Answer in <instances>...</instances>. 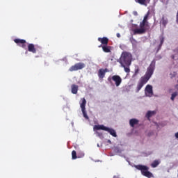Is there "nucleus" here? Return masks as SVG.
<instances>
[{
  "label": "nucleus",
  "mask_w": 178,
  "mask_h": 178,
  "mask_svg": "<svg viewBox=\"0 0 178 178\" xmlns=\"http://www.w3.org/2000/svg\"><path fill=\"white\" fill-rule=\"evenodd\" d=\"M14 42H15V44H17V45H19V47H21L24 49H26V48L27 47L26 45V40H24V39H15Z\"/></svg>",
  "instance_id": "nucleus-8"
},
{
  "label": "nucleus",
  "mask_w": 178,
  "mask_h": 178,
  "mask_svg": "<svg viewBox=\"0 0 178 178\" xmlns=\"http://www.w3.org/2000/svg\"><path fill=\"white\" fill-rule=\"evenodd\" d=\"M155 70V60L152 61L149 66L147 67V72L145 74L142 76L139 81L138 82V85L136 87V92H138L140 90L144 87L145 84L148 83V80L151 79L152 74H154V71Z\"/></svg>",
  "instance_id": "nucleus-1"
},
{
  "label": "nucleus",
  "mask_w": 178,
  "mask_h": 178,
  "mask_svg": "<svg viewBox=\"0 0 178 178\" xmlns=\"http://www.w3.org/2000/svg\"><path fill=\"white\" fill-rule=\"evenodd\" d=\"M150 0H136V2L138 3H140V5H144L145 6H147L148 3H149Z\"/></svg>",
  "instance_id": "nucleus-18"
},
{
  "label": "nucleus",
  "mask_w": 178,
  "mask_h": 178,
  "mask_svg": "<svg viewBox=\"0 0 178 178\" xmlns=\"http://www.w3.org/2000/svg\"><path fill=\"white\" fill-rule=\"evenodd\" d=\"M96 134H97V136H98V137H99L100 138H101L102 137H103V134L101 133V132L96 131Z\"/></svg>",
  "instance_id": "nucleus-27"
},
{
  "label": "nucleus",
  "mask_w": 178,
  "mask_h": 178,
  "mask_svg": "<svg viewBox=\"0 0 178 178\" xmlns=\"http://www.w3.org/2000/svg\"><path fill=\"white\" fill-rule=\"evenodd\" d=\"M112 81H114L116 87H119L122 84V77L119 75H113L112 77L108 78V81L112 83Z\"/></svg>",
  "instance_id": "nucleus-5"
},
{
  "label": "nucleus",
  "mask_w": 178,
  "mask_h": 178,
  "mask_svg": "<svg viewBox=\"0 0 178 178\" xmlns=\"http://www.w3.org/2000/svg\"><path fill=\"white\" fill-rule=\"evenodd\" d=\"M81 103H80V106L82 111V113L83 115V118L86 119V120H88L90 118L87 115V111H86V105L87 104V100H86V98L81 99Z\"/></svg>",
  "instance_id": "nucleus-6"
},
{
  "label": "nucleus",
  "mask_w": 178,
  "mask_h": 178,
  "mask_svg": "<svg viewBox=\"0 0 178 178\" xmlns=\"http://www.w3.org/2000/svg\"><path fill=\"white\" fill-rule=\"evenodd\" d=\"M134 168H136V169H137L138 170H140L141 175H143V176H145V177H154V175L152 174V172L149 171V168H148V166L139 164L135 165Z\"/></svg>",
  "instance_id": "nucleus-3"
},
{
  "label": "nucleus",
  "mask_w": 178,
  "mask_h": 178,
  "mask_svg": "<svg viewBox=\"0 0 178 178\" xmlns=\"http://www.w3.org/2000/svg\"><path fill=\"white\" fill-rule=\"evenodd\" d=\"M176 22L178 24V11L177 13V16H176Z\"/></svg>",
  "instance_id": "nucleus-29"
},
{
  "label": "nucleus",
  "mask_w": 178,
  "mask_h": 178,
  "mask_svg": "<svg viewBox=\"0 0 178 178\" xmlns=\"http://www.w3.org/2000/svg\"><path fill=\"white\" fill-rule=\"evenodd\" d=\"M78 156H77V153L76 152V150H73L72 152V159H77Z\"/></svg>",
  "instance_id": "nucleus-22"
},
{
  "label": "nucleus",
  "mask_w": 178,
  "mask_h": 178,
  "mask_svg": "<svg viewBox=\"0 0 178 178\" xmlns=\"http://www.w3.org/2000/svg\"><path fill=\"white\" fill-rule=\"evenodd\" d=\"M98 41L101 42L102 45H108V43L109 42V39L106 37L103 38H98Z\"/></svg>",
  "instance_id": "nucleus-11"
},
{
  "label": "nucleus",
  "mask_w": 178,
  "mask_h": 178,
  "mask_svg": "<svg viewBox=\"0 0 178 178\" xmlns=\"http://www.w3.org/2000/svg\"><path fill=\"white\" fill-rule=\"evenodd\" d=\"M132 59L133 56H131V54L127 51L122 53L118 62L121 65L122 67H124L125 73H130V66L131 65Z\"/></svg>",
  "instance_id": "nucleus-2"
},
{
  "label": "nucleus",
  "mask_w": 178,
  "mask_h": 178,
  "mask_svg": "<svg viewBox=\"0 0 178 178\" xmlns=\"http://www.w3.org/2000/svg\"><path fill=\"white\" fill-rule=\"evenodd\" d=\"M148 16H149V13H147V14L145 15L144 18H143V20H145V22H147Z\"/></svg>",
  "instance_id": "nucleus-26"
},
{
  "label": "nucleus",
  "mask_w": 178,
  "mask_h": 178,
  "mask_svg": "<svg viewBox=\"0 0 178 178\" xmlns=\"http://www.w3.org/2000/svg\"><path fill=\"white\" fill-rule=\"evenodd\" d=\"M145 27H148V21L143 20L140 23V29L134 30V34H144L145 33Z\"/></svg>",
  "instance_id": "nucleus-4"
},
{
  "label": "nucleus",
  "mask_w": 178,
  "mask_h": 178,
  "mask_svg": "<svg viewBox=\"0 0 178 178\" xmlns=\"http://www.w3.org/2000/svg\"><path fill=\"white\" fill-rule=\"evenodd\" d=\"M176 97H177V92H175L172 94V96H171L172 101H175V98H176Z\"/></svg>",
  "instance_id": "nucleus-24"
},
{
  "label": "nucleus",
  "mask_w": 178,
  "mask_h": 178,
  "mask_svg": "<svg viewBox=\"0 0 178 178\" xmlns=\"http://www.w3.org/2000/svg\"><path fill=\"white\" fill-rule=\"evenodd\" d=\"M107 143H108V144H112V141H111L109 139L107 140Z\"/></svg>",
  "instance_id": "nucleus-31"
},
{
  "label": "nucleus",
  "mask_w": 178,
  "mask_h": 178,
  "mask_svg": "<svg viewBox=\"0 0 178 178\" xmlns=\"http://www.w3.org/2000/svg\"><path fill=\"white\" fill-rule=\"evenodd\" d=\"M161 23L163 26H166V24H168V18L165 17V16H163L161 18Z\"/></svg>",
  "instance_id": "nucleus-21"
},
{
  "label": "nucleus",
  "mask_w": 178,
  "mask_h": 178,
  "mask_svg": "<svg viewBox=\"0 0 178 178\" xmlns=\"http://www.w3.org/2000/svg\"><path fill=\"white\" fill-rule=\"evenodd\" d=\"M145 92L146 95H147V97H151V95L154 94V92L152 91V86L147 85L145 90Z\"/></svg>",
  "instance_id": "nucleus-9"
},
{
  "label": "nucleus",
  "mask_w": 178,
  "mask_h": 178,
  "mask_svg": "<svg viewBox=\"0 0 178 178\" xmlns=\"http://www.w3.org/2000/svg\"><path fill=\"white\" fill-rule=\"evenodd\" d=\"M159 40H160V44H159L157 52L161 49V48H162V45H163V42L165 41V38L163 36H160Z\"/></svg>",
  "instance_id": "nucleus-19"
},
{
  "label": "nucleus",
  "mask_w": 178,
  "mask_h": 178,
  "mask_svg": "<svg viewBox=\"0 0 178 178\" xmlns=\"http://www.w3.org/2000/svg\"><path fill=\"white\" fill-rule=\"evenodd\" d=\"M139 72H140V68H138V67H136L134 76H137Z\"/></svg>",
  "instance_id": "nucleus-25"
},
{
  "label": "nucleus",
  "mask_w": 178,
  "mask_h": 178,
  "mask_svg": "<svg viewBox=\"0 0 178 178\" xmlns=\"http://www.w3.org/2000/svg\"><path fill=\"white\" fill-rule=\"evenodd\" d=\"M106 72H108V68L99 69L97 74L99 79H104V77H105V73Z\"/></svg>",
  "instance_id": "nucleus-10"
},
{
  "label": "nucleus",
  "mask_w": 178,
  "mask_h": 178,
  "mask_svg": "<svg viewBox=\"0 0 178 178\" xmlns=\"http://www.w3.org/2000/svg\"><path fill=\"white\" fill-rule=\"evenodd\" d=\"M172 59H175V55L171 56Z\"/></svg>",
  "instance_id": "nucleus-32"
},
{
  "label": "nucleus",
  "mask_w": 178,
  "mask_h": 178,
  "mask_svg": "<svg viewBox=\"0 0 178 178\" xmlns=\"http://www.w3.org/2000/svg\"><path fill=\"white\" fill-rule=\"evenodd\" d=\"M106 131H108V133H109V134H111V136H112L113 137H118V135L116 134V131H115V129L112 128L107 127L106 129Z\"/></svg>",
  "instance_id": "nucleus-13"
},
{
  "label": "nucleus",
  "mask_w": 178,
  "mask_h": 178,
  "mask_svg": "<svg viewBox=\"0 0 178 178\" xmlns=\"http://www.w3.org/2000/svg\"><path fill=\"white\" fill-rule=\"evenodd\" d=\"M159 165V161L155 160L153 161V163L151 164L152 168H156Z\"/></svg>",
  "instance_id": "nucleus-23"
},
{
  "label": "nucleus",
  "mask_w": 178,
  "mask_h": 178,
  "mask_svg": "<svg viewBox=\"0 0 178 178\" xmlns=\"http://www.w3.org/2000/svg\"><path fill=\"white\" fill-rule=\"evenodd\" d=\"M99 48H102V50L104 51V52H106V53L111 52V47L108 46V44H106V45L100 44L99 46Z\"/></svg>",
  "instance_id": "nucleus-14"
},
{
  "label": "nucleus",
  "mask_w": 178,
  "mask_h": 178,
  "mask_svg": "<svg viewBox=\"0 0 178 178\" xmlns=\"http://www.w3.org/2000/svg\"><path fill=\"white\" fill-rule=\"evenodd\" d=\"M138 120L136 119V118H132L129 120V124L131 126V127H134V126H136V124H138Z\"/></svg>",
  "instance_id": "nucleus-17"
},
{
  "label": "nucleus",
  "mask_w": 178,
  "mask_h": 178,
  "mask_svg": "<svg viewBox=\"0 0 178 178\" xmlns=\"http://www.w3.org/2000/svg\"><path fill=\"white\" fill-rule=\"evenodd\" d=\"M28 51L32 52V54H37V49H35V46L34 44L30 43L28 44Z\"/></svg>",
  "instance_id": "nucleus-12"
},
{
  "label": "nucleus",
  "mask_w": 178,
  "mask_h": 178,
  "mask_svg": "<svg viewBox=\"0 0 178 178\" xmlns=\"http://www.w3.org/2000/svg\"><path fill=\"white\" fill-rule=\"evenodd\" d=\"M84 153H81L80 154H78V158H83Z\"/></svg>",
  "instance_id": "nucleus-28"
},
{
  "label": "nucleus",
  "mask_w": 178,
  "mask_h": 178,
  "mask_svg": "<svg viewBox=\"0 0 178 178\" xmlns=\"http://www.w3.org/2000/svg\"><path fill=\"white\" fill-rule=\"evenodd\" d=\"M156 113V111H148L146 114V117L149 119V118H151L152 116H154V115H155Z\"/></svg>",
  "instance_id": "nucleus-20"
},
{
  "label": "nucleus",
  "mask_w": 178,
  "mask_h": 178,
  "mask_svg": "<svg viewBox=\"0 0 178 178\" xmlns=\"http://www.w3.org/2000/svg\"><path fill=\"white\" fill-rule=\"evenodd\" d=\"M79 91V86L76 84H72L71 86V92L72 94H77V92Z\"/></svg>",
  "instance_id": "nucleus-16"
},
{
  "label": "nucleus",
  "mask_w": 178,
  "mask_h": 178,
  "mask_svg": "<svg viewBox=\"0 0 178 178\" xmlns=\"http://www.w3.org/2000/svg\"><path fill=\"white\" fill-rule=\"evenodd\" d=\"M86 67V64L84 63H77L74 65L70 67V72H77V70H81Z\"/></svg>",
  "instance_id": "nucleus-7"
},
{
  "label": "nucleus",
  "mask_w": 178,
  "mask_h": 178,
  "mask_svg": "<svg viewBox=\"0 0 178 178\" xmlns=\"http://www.w3.org/2000/svg\"><path fill=\"white\" fill-rule=\"evenodd\" d=\"M107 127H105V125H95L93 127L94 131L95 130H104V131H106Z\"/></svg>",
  "instance_id": "nucleus-15"
},
{
  "label": "nucleus",
  "mask_w": 178,
  "mask_h": 178,
  "mask_svg": "<svg viewBox=\"0 0 178 178\" xmlns=\"http://www.w3.org/2000/svg\"><path fill=\"white\" fill-rule=\"evenodd\" d=\"M117 37H118V38H120V33H117Z\"/></svg>",
  "instance_id": "nucleus-30"
}]
</instances>
